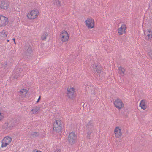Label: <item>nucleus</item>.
<instances>
[{
  "instance_id": "nucleus-1",
  "label": "nucleus",
  "mask_w": 152,
  "mask_h": 152,
  "mask_svg": "<svg viewBox=\"0 0 152 152\" xmlns=\"http://www.w3.org/2000/svg\"><path fill=\"white\" fill-rule=\"evenodd\" d=\"M92 67H93L94 73L98 74L100 77H102L105 76V74L102 71V67L99 65H97L94 63L92 64Z\"/></svg>"
},
{
  "instance_id": "nucleus-2",
  "label": "nucleus",
  "mask_w": 152,
  "mask_h": 152,
  "mask_svg": "<svg viewBox=\"0 0 152 152\" xmlns=\"http://www.w3.org/2000/svg\"><path fill=\"white\" fill-rule=\"evenodd\" d=\"M61 124L60 121L56 120L53 125V130L55 132L59 133L61 130Z\"/></svg>"
},
{
  "instance_id": "nucleus-3",
  "label": "nucleus",
  "mask_w": 152,
  "mask_h": 152,
  "mask_svg": "<svg viewBox=\"0 0 152 152\" xmlns=\"http://www.w3.org/2000/svg\"><path fill=\"white\" fill-rule=\"evenodd\" d=\"M77 137L74 132H71L68 137V140L69 143L73 145L75 143Z\"/></svg>"
},
{
  "instance_id": "nucleus-4",
  "label": "nucleus",
  "mask_w": 152,
  "mask_h": 152,
  "mask_svg": "<svg viewBox=\"0 0 152 152\" xmlns=\"http://www.w3.org/2000/svg\"><path fill=\"white\" fill-rule=\"evenodd\" d=\"M38 13V10L37 9H35L32 10L30 13H28L27 16L28 18L34 19L37 17Z\"/></svg>"
},
{
  "instance_id": "nucleus-5",
  "label": "nucleus",
  "mask_w": 152,
  "mask_h": 152,
  "mask_svg": "<svg viewBox=\"0 0 152 152\" xmlns=\"http://www.w3.org/2000/svg\"><path fill=\"white\" fill-rule=\"evenodd\" d=\"M114 105L118 109H120L124 107V105L123 103L121 100L119 98H117L115 100L114 102Z\"/></svg>"
},
{
  "instance_id": "nucleus-6",
  "label": "nucleus",
  "mask_w": 152,
  "mask_h": 152,
  "mask_svg": "<svg viewBox=\"0 0 152 152\" xmlns=\"http://www.w3.org/2000/svg\"><path fill=\"white\" fill-rule=\"evenodd\" d=\"M8 23V18L4 16H0V27L5 26Z\"/></svg>"
},
{
  "instance_id": "nucleus-7",
  "label": "nucleus",
  "mask_w": 152,
  "mask_h": 152,
  "mask_svg": "<svg viewBox=\"0 0 152 152\" xmlns=\"http://www.w3.org/2000/svg\"><path fill=\"white\" fill-rule=\"evenodd\" d=\"M60 37L62 41L63 42H65L67 41L69 38V36L67 32L64 31L61 33Z\"/></svg>"
},
{
  "instance_id": "nucleus-8",
  "label": "nucleus",
  "mask_w": 152,
  "mask_h": 152,
  "mask_svg": "<svg viewBox=\"0 0 152 152\" xmlns=\"http://www.w3.org/2000/svg\"><path fill=\"white\" fill-rule=\"evenodd\" d=\"M86 25L89 28H91L94 27V22L91 18L87 19L86 21Z\"/></svg>"
},
{
  "instance_id": "nucleus-9",
  "label": "nucleus",
  "mask_w": 152,
  "mask_h": 152,
  "mask_svg": "<svg viewBox=\"0 0 152 152\" xmlns=\"http://www.w3.org/2000/svg\"><path fill=\"white\" fill-rule=\"evenodd\" d=\"M10 2L9 1L5 2L4 1H0V7L3 10H6L10 6Z\"/></svg>"
},
{
  "instance_id": "nucleus-10",
  "label": "nucleus",
  "mask_w": 152,
  "mask_h": 152,
  "mask_svg": "<svg viewBox=\"0 0 152 152\" xmlns=\"http://www.w3.org/2000/svg\"><path fill=\"white\" fill-rule=\"evenodd\" d=\"M126 27L125 24H122L118 29V32L120 35H122L123 33H126Z\"/></svg>"
},
{
  "instance_id": "nucleus-11",
  "label": "nucleus",
  "mask_w": 152,
  "mask_h": 152,
  "mask_svg": "<svg viewBox=\"0 0 152 152\" xmlns=\"http://www.w3.org/2000/svg\"><path fill=\"white\" fill-rule=\"evenodd\" d=\"M114 132L117 138H120L122 135L121 129L119 127H116L115 128Z\"/></svg>"
},
{
  "instance_id": "nucleus-12",
  "label": "nucleus",
  "mask_w": 152,
  "mask_h": 152,
  "mask_svg": "<svg viewBox=\"0 0 152 152\" xmlns=\"http://www.w3.org/2000/svg\"><path fill=\"white\" fill-rule=\"evenodd\" d=\"M94 124L92 120H90L86 125V127L88 130L92 131L94 129L93 128L94 127Z\"/></svg>"
},
{
  "instance_id": "nucleus-13",
  "label": "nucleus",
  "mask_w": 152,
  "mask_h": 152,
  "mask_svg": "<svg viewBox=\"0 0 152 152\" xmlns=\"http://www.w3.org/2000/svg\"><path fill=\"white\" fill-rule=\"evenodd\" d=\"M26 54L28 56L29 54H31L32 52V50L31 47L28 44L26 45L25 47Z\"/></svg>"
},
{
  "instance_id": "nucleus-14",
  "label": "nucleus",
  "mask_w": 152,
  "mask_h": 152,
  "mask_svg": "<svg viewBox=\"0 0 152 152\" xmlns=\"http://www.w3.org/2000/svg\"><path fill=\"white\" fill-rule=\"evenodd\" d=\"M66 94L68 98L73 99V98H74L75 93H74V92L71 91L69 89L67 90Z\"/></svg>"
},
{
  "instance_id": "nucleus-15",
  "label": "nucleus",
  "mask_w": 152,
  "mask_h": 152,
  "mask_svg": "<svg viewBox=\"0 0 152 152\" xmlns=\"http://www.w3.org/2000/svg\"><path fill=\"white\" fill-rule=\"evenodd\" d=\"M140 107L141 108V109L143 110H145L147 108V106L146 104L145 100H142L140 104Z\"/></svg>"
},
{
  "instance_id": "nucleus-16",
  "label": "nucleus",
  "mask_w": 152,
  "mask_h": 152,
  "mask_svg": "<svg viewBox=\"0 0 152 152\" xmlns=\"http://www.w3.org/2000/svg\"><path fill=\"white\" fill-rule=\"evenodd\" d=\"M28 92V91L25 89H21L20 92V95L21 96H25Z\"/></svg>"
},
{
  "instance_id": "nucleus-17",
  "label": "nucleus",
  "mask_w": 152,
  "mask_h": 152,
  "mask_svg": "<svg viewBox=\"0 0 152 152\" xmlns=\"http://www.w3.org/2000/svg\"><path fill=\"white\" fill-rule=\"evenodd\" d=\"M3 140V141H5L9 144L11 142L12 139L10 137L7 136L4 137Z\"/></svg>"
},
{
  "instance_id": "nucleus-18",
  "label": "nucleus",
  "mask_w": 152,
  "mask_h": 152,
  "mask_svg": "<svg viewBox=\"0 0 152 152\" xmlns=\"http://www.w3.org/2000/svg\"><path fill=\"white\" fill-rule=\"evenodd\" d=\"M25 65H24L21 67L20 68H19L16 70V72H18L17 74H18L19 73H21L23 71V68L26 67Z\"/></svg>"
},
{
  "instance_id": "nucleus-19",
  "label": "nucleus",
  "mask_w": 152,
  "mask_h": 152,
  "mask_svg": "<svg viewBox=\"0 0 152 152\" xmlns=\"http://www.w3.org/2000/svg\"><path fill=\"white\" fill-rule=\"evenodd\" d=\"M40 110V107H39L36 106L33 109L31 110V111L33 112V113H38Z\"/></svg>"
},
{
  "instance_id": "nucleus-20",
  "label": "nucleus",
  "mask_w": 152,
  "mask_h": 152,
  "mask_svg": "<svg viewBox=\"0 0 152 152\" xmlns=\"http://www.w3.org/2000/svg\"><path fill=\"white\" fill-rule=\"evenodd\" d=\"M16 122L15 120H12L10 122L11 123L10 126H9V129H11V128L15 126Z\"/></svg>"
},
{
  "instance_id": "nucleus-21",
  "label": "nucleus",
  "mask_w": 152,
  "mask_h": 152,
  "mask_svg": "<svg viewBox=\"0 0 152 152\" xmlns=\"http://www.w3.org/2000/svg\"><path fill=\"white\" fill-rule=\"evenodd\" d=\"M48 34L46 32H44L43 34L42 35L41 39L42 40H45L46 39V37Z\"/></svg>"
},
{
  "instance_id": "nucleus-22",
  "label": "nucleus",
  "mask_w": 152,
  "mask_h": 152,
  "mask_svg": "<svg viewBox=\"0 0 152 152\" xmlns=\"http://www.w3.org/2000/svg\"><path fill=\"white\" fill-rule=\"evenodd\" d=\"M8 145L9 144H7V142H6L5 141H3V140H2L1 146V147L3 148L4 147H5Z\"/></svg>"
},
{
  "instance_id": "nucleus-23",
  "label": "nucleus",
  "mask_w": 152,
  "mask_h": 152,
  "mask_svg": "<svg viewBox=\"0 0 152 152\" xmlns=\"http://www.w3.org/2000/svg\"><path fill=\"white\" fill-rule=\"evenodd\" d=\"M88 131L87 133L86 137L88 139H90L91 136L90 135L92 132V131L91 130H88Z\"/></svg>"
},
{
  "instance_id": "nucleus-24",
  "label": "nucleus",
  "mask_w": 152,
  "mask_h": 152,
  "mask_svg": "<svg viewBox=\"0 0 152 152\" xmlns=\"http://www.w3.org/2000/svg\"><path fill=\"white\" fill-rule=\"evenodd\" d=\"M118 70L120 72L122 73L123 75H124V72L125 71V69L123 68L122 67L120 66L118 68Z\"/></svg>"
},
{
  "instance_id": "nucleus-25",
  "label": "nucleus",
  "mask_w": 152,
  "mask_h": 152,
  "mask_svg": "<svg viewBox=\"0 0 152 152\" xmlns=\"http://www.w3.org/2000/svg\"><path fill=\"white\" fill-rule=\"evenodd\" d=\"M55 4L58 7H60L61 6V2L59 0H55Z\"/></svg>"
},
{
  "instance_id": "nucleus-26",
  "label": "nucleus",
  "mask_w": 152,
  "mask_h": 152,
  "mask_svg": "<svg viewBox=\"0 0 152 152\" xmlns=\"http://www.w3.org/2000/svg\"><path fill=\"white\" fill-rule=\"evenodd\" d=\"M39 135V133L36 132H34L31 134V136L34 137H37Z\"/></svg>"
},
{
  "instance_id": "nucleus-27",
  "label": "nucleus",
  "mask_w": 152,
  "mask_h": 152,
  "mask_svg": "<svg viewBox=\"0 0 152 152\" xmlns=\"http://www.w3.org/2000/svg\"><path fill=\"white\" fill-rule=\"evenodd\" d=\"M1 36L3 37H5L7 36V34L5 31H3L1 32Z\"/></svg>"
},
{
  "instance_id": "nucleus-28",
  "label": "nucleus",
  "mask_w": 152,
  "mask_h": 152,
  "mask_svg": "<svg viewBox=\"0 0 152 152\" xmlns=\"http://www.w3.org/2000/svg\"><path fill=\"white\" fill-rule=\"evenodd\" d=\"M8 123H5L4 126V129H7L8 127Z\"/></svg>"
},
{
  "instance_id": "nucleus-29",
  "label": "nucleus",
  "mask_w": 152,
  "mask_h": 152,
  "mask_svg": "<svg viewBox=\"0 0 152 152\" xmlns=\"http://www.w3.org/2000/svg\"><path fill=\"white\" fill-rule=\"evenodd\" d=\"M147 36L148 37V39H150L152 38V35L151 34H147Z\"/></svg>"
},
{
  "instance_id": "nucleus-30",
  "label": "nucleus",
  "mask_w": 152,
  "mask_h": 152,
  "mask_svg": "<svg viewBox=\"0 0 152 152\" xmlns=\"http://www.w3.org/2000/svg\"><path fill=\"white\" fill-rule=\"evenodd\" d=\"M148 53L150 57L152 59V51H150Z\"/></svg>"
},
{
  "instance_id": "nucleus-31",
  "label": "nucleus",
  "mask_w": 152,
  "mask_h": 152,
  "mask_svg": "<svg viewBox=\"0 0 152 152\" xmlns=\"http://www.w3.org/2000/svg\"><path fill=\"white\" fill-rule=\"evenodd\" d=\"M19 75H20V74H17V73L16 74V75H14V78L15 79H17L18 77V76H19Z\"/></svg>"
},
{
  "instance_id": "nucleus-32",
  "label": "nucleus",
  "mask_w": 152,
  "mask_h": 152,
  "mask_svg": "<svg viewBox=\"0 0 152 152\" xmlns=\"http://www.w3.org/2000/svg\"><path fill=\"white\" fill-rule=\"evenodd\" d=\"M70 89L71 90V91H73L74 92V93H75V89L74 88L72 87V88H70Z\"/></svg>"
},
{
  "instance_id": "nucleus-33",
  "label": "nucleus",
  "mask_w": 152,
  "mask_h": 152,
  "mask_svg": "<svg viewBox=\"0 0 152 152\" xmlns=\"http://www.w3.org/2000/svg\"><path fill=\"white\" fill-rule=\"evenodd\" d=\"M41 96H40L39 97L37 100V101L36 102L37 103H38L40 101V100L41 99Z\"/></svg>"
},
{
  "instance_id": "nucleus-34",
  "label": "nucleus",
  "mask_w": 152,
  "mask_h": 152,
  "mask_svg": "<svg viewBox=\"0 0 152 152\" xmlns=\"http://www.w3.org/2000/svg\"><path fill=\"white\" fill-rule=\"evenodd\" d=\"M3 118V117L1 115V113H0V121Z\"/></svg>"
},
{
  "instance_id": "nucleus-35",
  "label": "nucleus",
  "mask_w": 152,
  "mask_h": 152,
  "mask_svg": "<svg viewBox=\"0 0 152 152\" xmlns=\"http://www.w3.org/2000/svg\"><path fill=\"white\" fill-rule=\"evenodd\" d=\"M32 152H42L39 150H34Z\"/></svg>"
},
{
  "instance_id": "nucleus-36",
  "label": "nucleus",
  "mask_w": 152,
  "mask_h": 152,
  "mask_svg": "<svg viewBox=\"0 0 152 152\" xmlns=\"http://www.w3.org/2000/svg\"><path fill=\"white\" fill-rule=\"evenodd\" d=\"M148 32L150 34H151V35H152V31L151 29H149L148 30Z\"/></svg>"
},
{
  "instance_id": "nucleus-37",
  "label": "nucleus",
  "mask_w": 152,
  "mask_h": 152,
  "mask_svg": "<svg viewBox=\"0 0 152 152\" xmlns=\"http://www.w3.org/2000/svg\"><path fill=\"white\" fill-rule=\"evenodd\" d=\"M54 152H60V150L59 149H57Z\"/></svg>"
},
{
  "instance_id": "nucleus-38",
  "label": "nucleus",
  "mask_w": 152,
  "mask_h": 152,
  "mask_svg": "<svg viewBox=\"0 0 152 152\" xmlns=\"http://www.w3.org/2000/svg\"><path fill=\"white\" fill-rule=\"evenodd\" d=\"M85 104V103H84V102H82V103H81V104H80V105H82L84 107V105Z\"/></svg>"
},
{
  "instance_id": "nucleus-39",
  "label": "nucleus",
  "mask_w": 152,
  "mask_h": 152,
  "mask_svg": "<svg viewBox=\"0 0 152 152\" xmlns=\"http://www.w3.org/2000/svg\"><path fill=\"white\" fill-rule=\"evenodd\" d=\"M12 40L14 41V42L15 44H16V43H15V39L14 38L12 39Z\"/></svg>"
},
{
  "instance_id": "nucleus-40",
  "label": "nucleus",
  "mask_w": 152,
  "mask_h": 152,
  "mask_svg": "<svg viewBox=\"0 0 152 152\" xmlns=\"http://www.w3.org/2000/svg\"><path fill=\"white\" fill-rule=\"evenodd\" d=\"M5 65H7V62H5Z\"/></svg>"
},
{
  "instance_id": "nucleus-41",
  "label": "nucleus",
  "mask_w": 152,
  "mask_h": 152,
  "mask_svg": "<svg viewBox=\"0 0 152 152\" xmlns=\"http://www.w3.org/2000/svg\"><path fill=\"white\" fill-rule=\"evenodd\" d=\"M9 41H10V40H8V39H7V42H9Z\"/></svg>"
},
{
  "instance_id": "nucleus-42",
  "label": "nucleus",
  "mask_w": 152,
  "mask_h": 152,
  "mask_svg": "<svg viewBox=\"0 0 152 152\" xmlns=\"http://www.w3.org/2000/svg\"><path fill=\"white\" fill-rule=\"evenodd\" d=\"M24 72H26V70H24Z\"/></svg>"
},
{
  "instance_id": "nucleus-43",
  "label": "nucleus",
  "mask_w": 152,
  "mask_h": 152,
  "mask_svg": "<svg viewBox=\"0 0 152 152\" xmlns=\"http://www.w3.org/2000/svg\"><path fill=\"white\" fill-rule=\"evenodd\" d=\"M72 55H70V56H72Z\"/></svg>"
},
{
  "instance_id": "nucleus-44",
  "label": "nucleus",
  "mask_w": 152,
  "mask_h": 152,
  "mask_svg": "<svg viewBox=\"0 0 152 152\" xmlns=\"http://www.w3.org/2000/svg\"><path fill=\"white\" fill-rule=\"evenodd\" d=\"M144 34H145V32H144Z\"/></svg>"
}]
</instances>
